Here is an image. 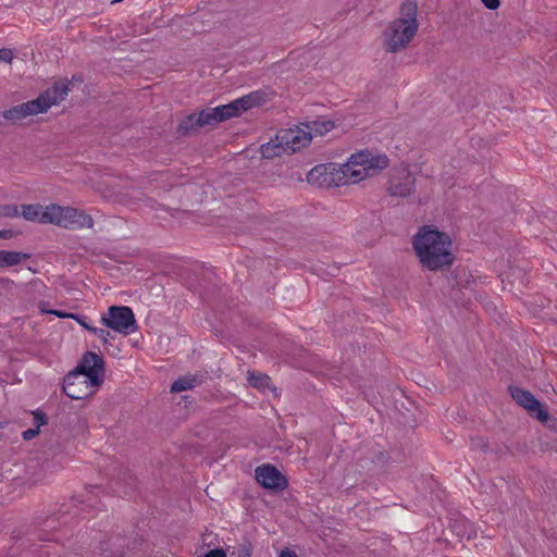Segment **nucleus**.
I'll use <instances>...</instances> for the list:
<instances>
[{
	"mask_svg": "<svg viewBox=\"0 0 557 557\" xmlns=\"http://www.w3.org/2000/svg\"><path fill=\"white\" fill-rule=\"evenodd\" d=\"M388 166L385 154L373 156L369 151H358L345 164H319L307 175L310 184L319 187H339L358 183L366 177L374 176Z\"/></svg>",
	"mask_w": 557,
	"mask_h": 557,
	"instance_id": "nucleus-1",
	"label": "nucleus"
},
{
	"mask_svg": "<svg viewBox=\"0 0 557 557\" xmlns=\"http://www.w3.org/2000/svg\"><path fill=\"white\" fill-rule=\"evenodd\" d=\"M412 246L422 267L430 271L443 270L454 263L449 235L433 225L422 226L413 236Z\"/></svg>",
	"mask_w": 557,
	"mask_h": 557,
	"instance_id": "nucleus-2",
	"label": "nucleus"
},
{
	"mask_svg": "<svg viewBox=\"0 0 557 557\" xmlns=\"http://www.w3.org/2000/svg\"><path fill=\"white\" fill-rule=\"evenodd\" d=\"M418 4L416 0H405L399 9V17L392 21L383 32L385 50L391 53L408 47L418 32Z\"/></svg>",
	"mask_w": 557,
	"mask_h": 557,
	"instance_id": "nucleus-3",
	"label": "nucleus"
},
{
	"mask_svg": "<svg viewBox=\"0 0 557 557\" xmlns=\"http://www.w3.org/2000/svg\"><path fill=\"white\" fill-rule=\"evenodd\" d=\"M48 224L66 230L91 228L94 226L91 215L82 209L51 203L48 206Z\"/></svg>",
	"mask_w": 557,
	"mask_h": 557,
	"instance_id": "nucleus-4",
	"label": "nucleus"
},
{
	"mask_svg": "<svg viewBox=\"0 0 557 557\" xmlns=\"http://www.w3.org/2000/svg\"><path fill=\"white\" fill-rule=\"evenodd\" d=\"M100 322L123 335H129L138 330V324L135 314L129 307L126 306H111L107 313L101 315Z\"/></svg>",
	"mask_w": 557,
	"mask_h": 557,
	"instance_id": "nucleus-5",
	"label": "nucleus"
},
{
	"mask_svg": "<svg viewBox=\"0 0 557 557\" xmlns=\"http://www.w3.org/2000/svg\"><path fill=\"white\" fill-rule=\"evenodd\" d=\"M263 101V94L260 91L250 92L247 96L240 97L227 104L218 106L219 117L222 121L228 120L234 116L240 115L243 112L260 106Z\"/></svg>",
	"mask_w": 557,
	"mask_h": 557,
	"instance_id": "nucleus-6",
	"label": "nucleus"
},
{
	"mask_svg": "<svg viewBox=\"0 0 557 557\" xmlns=\"http://www.w3.org/2000/svg\"><path fill=\"white\" fill-rule=\"evenodd\" d=\"M416 187V178L412 173L406 169H395L391 173L387 182L386 191L392 197H408Z\"/></svg>",
	"mask_w": 557,
	"mask_h": 557,
	"instance_id": "nucleus-7",
	"label": "nucleus"
},
{
	"mask_svg": "<svg viewBox=\"0 0 557 557\" xmlns=\"http://www.w3.org/2000/svg\"><path fill=\"white\" fill-rule=\"evenodd\" d=\"M99 385L89 384L79 371H71L63 380V392L72 399H84L92 395Z\"/></svg>",
	"mask_w": 557,
	"mask_h": 557,
	"instance_id": "nucleus-8",
	"label": "nucleus"
},
{
	"mask_svg": "<svg viewBox=\"0 0 557 557\" xmlns=\"http://www.w3.org/2000/svg\"><path fill=\"white\" fill-rule=\"evenodd\" d=\"M74 371L82 372L89 381V384L101 385L104 374L103 358L96 352L87 351L83 355L81 362Z\"/></svg>",
	"mask_w": 557,
	"mask_h": 557,
	"instance_id": "nucleus-9",
	"label": "nucleus"
},
{
	"mask_svg": "<svg viewBox=\"0 0 557 557\" xmlns=\"http://www.w3.org/2000/svg\"><path fill=\"white\" fill-rule=\"evenodd\" d=\"M512 399L521 407L527 409L532 417L541 422H547L549 414L543 405L527 389L520 387H509Z\"/></svg>",
	"mask_w": 557,
	"mask_h": 557,
	"instance_id": "nucleus-10",
	"label": "nucleus"
},
{
	"mask_svg": "<svg viewBox=\"0 0 557 557\" xmlns=\"http://www.w3.org/2000/svg\"><path fill=\"white\" fill-rule=\"evenodd\" d=\"M277 133L287 154L300 150L311 141V133L300 127L280 129Z\"/></svg>",
	"mask_w": 557,
	"mask_h": 557,
	"instance_id": "nucleus-11",
	"label": "nucleus"
},
{
	"mask_svg": "<svg viewBox=\"0 0 557 557\" xmlns=\"http://www.w3.org/2000/svg\"><path fill=\"white\" fill-rule=\"evenodd\" d=\"M255 476L260 485L269 490L281 491L287 484L285 476L274 466L269 463L257 467Z\"/></svg>",
	"mask_w": 557,
	"mask_h": 557,
	"instance_id": "nucleus-12",
	"label": "nucleus"
},
{
	"mask_svg": "<svg viewBox=\"0 0 557 557\" xmlns=\"http://www.w3.org/2000/svg\"><path fill=\"white\" fill-rule=\"evenodd\" d=\"M221 120L218 114V110L215 108H210L202 110L198 114L194 113L188 115L185 120L181 122L178 125V132L183 135L188 134L195 127H201L205 125H214L220 123Z\"/></svg>",
	"mask_w": 557,
	"mask_h": 557,
	"instance_id": "nucleus-13",
	"label": "nucleus"
},
{
	"mask_svg": "<svg viewBox=\"0 0 557 557\" xmlns=\"http://www.w3.org/2000/svg\"><path fill=\"white\" fill-rule=\"evenodd\" d=\"M39 102H40V100L35 99V100H30V101L14 106L13 108L5 110L2 113V116L5 120L16 122V121L25 119L29 115L44 113L45 107H41V104H39Z\"/></svg>",
	"mask_w": 557,
	"mask_h": 557,
	"instance_id": "nucleus-14",
	"label": "nucleus"
},
{
	"mask_svg": "<svg viewBox=\"0 0 557 557\" xmlns=\"http://www.w3.org/2000/svg\"><path fill=\"white\" fill-rule=\"evenodd\" d=\"M69 90L67 84L55 83L51 88L41 92L37 99L40 100L39 104L45 107V112H47L53 104L62 101L67 96Z\"/></svg>",
	"mask_w": 557,
	"mask_h": 557,
	"instance_id": "nucleus-15",
	"label": "nucleus"
},
{
	"mask_svg": "<svg viewBox=\"0 0 557 557\" xmlns=\"http://www.w3.org/2000/svg\"><path fill=\"white\" fill-rule=\"evenodd\" d=\"M126 540L120 535L110 536L100 543V550L106 557H124Z\"/></svg>",
	"mask_w": 557,
	"mask_h": 557,
	"instance_id": "nucleus-16",
	"label": "nucleus"
},
{
	"mask_svg": "<svg viewBox=\"0 0 557 557\" xmlns=\"http://www.w3.org/2000/svg\"><path fill=\"white\" fill-rule=\"evenodd\" d=\"M135 478L128 470L122 471L113 479L111 488L119 496H127L135 488Z\"/></svg>",
	"mask_w": 557,
	"mask_h": 557,
	"instance_id": "nucleus-17",
	"label": "nucleus"
},
{
	"mask_svg": "<svg viewBox=\"0 0 557 557\" xmlns=\"http://www.w3.org/2000/svg\"><path fill=\"white\" fill-rule=\"evenodd\" d=\"M22 216L30 222H38L41 224H48V206L44 207L38 203L34 205H22Z\"/></svg>",
	"mask_w": 557,
	"mask_h": 557,
	"instance_id": "nucleus-18",
	"label": "nucleus"
},
{
	"mask_svg": "<svg viewBox=\"0 0 557 557\" xmlns=\"http://www.w3.org/2000/svg\"><path fill=\"white\" fill-rule=\"evenodd\" d=\"M260 152L264 159H273L286 153L283 141L278 139V133H276L274 138H271L261 146Z\"/></svg>",
	"mask_w": 557,
	"mask_h": 557,
	"instance_id": "nucleus-19",
	"label": "nucleus"
},
{
	"mask_svg": "<svg viewBox=\"0 0 557 557\" xmlns=\"http://www.w3.org/2000/svg\"><path fill=\"white\" fill-rule=\"evenodd\" d=\"M29 258L26 252L0 250V269L17 265Z\"/></svg>",
	"mask_w": 557,
	"mask_h": 557,
	"instance_id": "nucleus-20",
	"label": "nucleus"
},
{
	"mask_svg": "<svg viewBox=\"0 0 557 557\" xmlns=\"http://www.w3.org/2000/svg\"><path fill=\"white\" fill-rule=\"evenodd\" d=\"M306 132L313 136H323L335 127V123L331 120H314L305 125Z\"/></svg>",
	"mask_w": 557,
	"mask_h": 557,
	"instance_id": "nucleus-21",
	"label": "nucleus"
},
{
	"mask_svg": "<svg viewBox=\"0 0 557 557\" xmlns=\"http://www.w3.org/2000/svg\"><path fill=\"white\" fill-rule=\"evenodd\" d=\"M201 380L197 375H184L174 381L171 385L172 393L188 391L200 384Z\"/></svg>",
	"mask_w": 557,
	"mask_h": 557,
	"instance_id": "nucleus-22",
	"label": "nucleus"
},
{
	"mask_svg": "<svg viewBox=\"0 0 557 557\" xmlns=\"http://www.w3.org/2000/svg\"><path fill=\"white\" fill-rule=\"evenodd\" d=\"M249 384L257 388H264L270 383V377L267 374L258 373V372H249L248 373Z\"/></svg>",
	"mask_w": 557,
	"mask_h": 557,
	"instance_id": "nucleus-23",
	"label": "nucleus"
},
{
	"mask_svg": "<svg viewBox=\"0 0 557 557\" xmlns=\"http://www.w3.org/2000/svg\"><path fill=\"white\" fill-rule=\"evenodd\" d=\"M20 211L15 205H0V216L15 218L18 216Z\"/></svg>",
	"mask_w": 557,
	"mask_h": 557,
	"instance_id": "nucleus-24",
	"label": "nucleus"
},
{
	"mask_svg": "<svg viewBox=\"0 0 557 557\" xmlns=\"http://www.w3.org/2000/svg\"><path fill=\"white\" fill-rule=\"evenodd\" d=\"M91 334L100 338L103 344H109L111 333L108 330L94 326V329L91 330Z\"/></svg>",
	"mask_w": 557,
	"mask_h": 557,
	"instance_id": "nucleus-25",
	"label": "nucleus"
},
{
	"mask_svg": "<svg viewBox=\"0 0 557 557\" xmlns=\"http://www.w3.org/2000/svg\"><path fill=\"white\" fill-rule=\"evenodd\" d=\"M33 417H34L35 428H38V430H40V426L47 424L48 419H47V416L45 412L36 410L33 412Z\"/></svg>",
	"mask_w": 557,
	"mask_h": 557,
	"instance_id": "nucleus-26",
	"label": "nucleus"
},
{
	"mask_svg": "<svg viewBox=\"0 0 557 557\" xmlns=\"http://www.w3.org/2000/svg\"><path fill=\"white\" fill-rule=\"evenodd\" d=\"M14 59V51L10 48L0 49V62L12 63Z\"/></svg>",
	"mask_w": 557,
	"mask_h": 557,
	"instance_id": "nucleus-27",
	"label": "nucleus"
},
{
	"mask_svg": "<svg viewBox=\"0 0 557 557\" xmlns=\"http://www.w3.org/2000/svg\"><path fill=\"white\" fill-rule=\"evenodd\" d=\"M72 319L75 320L85 330H87L88 332L91 333V330L94 329V326L87 323L86 317L74 313Z\"/></svg>",
	"mask_w": 557,
	"mask_h": 557,
	"instance_id": "nucleus-28",
	"label": "nucleus"
},
{
	"mask_svg": "<svg viewBox=\"0 0 557 557\" xmlns=\"http://www.w3.org/2000/svg\"><path fill=\"white\" fill-rule=\"evenodd\" d=\"M39 434L38 428L27 429L22 433V437L25 441H30Z\"/></svg>",
	"mask_w": 557,
	"mask_h": 557,
	"instance_id": "nucleus-29",
	"label": "nucleus"
},
{
	"mask_svg": "<svg viewBox=\"0 0 557 557\" xmlns=\"http://www.w3.org/2000/svg\"><path fill=\"white\" fill-rule=\"evenodd\" d=\"M42 312L45 313H50V314H53L58 318H69V319H72L74 313H67V312H64V311H60V310H45V309H41Z\"/></svg>",
	"mask_w": 557,
	"mask_h": 557,
	"instance_id": "nucleus-30",
	"label": "nucleus"
},
{
	"mask_svg": "<svg viewBox=\"0 0 557 557\" xmlns=\"http://www.w3.org/2000/svg\"><path fill=\"white\" fill-rule=\"evenodd\" d=\"M485 8L488 10H496L500 5L499 0H481Z\"/></svg>",
	"mask_w": 557,
	"mask_h": 557,
	"instance_id": "nucleus-31",
	"label": "nucleus"
},
{
	"mask_svg": "<svg viewBox=\"0 0 557 557\" xmlns=\"http://www.w3.org/2000/svg\"><path fill=\"white\" fill-rule=\"evenodd\" d=\"M205 557H226V553L222 548H215L208 552Z\"/></svg>",
	"mask_w": 557,
	"mask_h": 557,
	"instance_id": "nucleus-32",
	"label": "nucleus"
},
{
	"mask_svg": "<svg viewBox=\"0 0 557 557\" xmlns=\"http://www.w3.org/2000/svg\"><path fill=\"white\" fill-rule=\"evenodd\" d=\"M14 236V233L12 230H1L0 231V238L2 239H10Z\"/></svg>",
	"mask_w": 557,
	"mask_h": 557,
	"instance_id": "nucleus-33",
	"label": "nucleus"
},
{
	"mask_svg": "<svg viewBox=\"0 0 557 557\" xmlns=\"http://www.w3.org/2000/svg\"><path fill=\"white\" fill-rule=\"evenodd\" d=\"M280 557H298V556L295 552L286 548L281 552Z\"/></svg>",
	"mask_w": 557,
	"mask_h": 557,
	"instance_id": "nucleus-34",
	"label": "nucleus"
},
{
	"mask_svg": "<svg viewBox=\"0 0 557 557\" xmlns=\"http://www.w3.org/2000/svg\"><path fill=\"white\" fill-rule=\"evenodd\" d=\"M122 0H114L113 3L121 2Z\"/></svg>",
	"mask_w": 557,
	"mask_h": 557,
	"instance_id": "nucleus-35",
	"label": "nucleus"
},
{
	"mask_svg": "<svg viewBox=\"0 0 557 557\" xmlns=\"http://www.w3.org/2000/svg\"><path fill=\"white\" fill-rule=\"evenodd\" d=\"M4 281H5L4 278H1V277H0V282H4Z\"/></svg>",
	"mask_w": 557,
	"mask_h": 557,
	"instance_id": "nucleus-36",
	"label": "nucleus"
}]
</instances>
